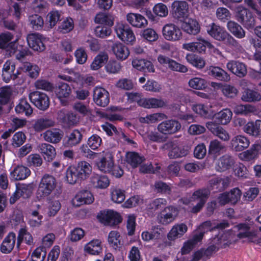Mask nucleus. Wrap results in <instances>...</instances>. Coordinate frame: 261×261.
Returning a JSON list of instances; mask_svg holds the SVG:
<instances>
[{"mask_svg": "<svg viewBox=\"0 0 261 261\" xmlns=\"http://www.w3.org/2000/svg\"><path fill=\"white\" fill-rule=\"evenodd\" d=\"M229 31L239 38H243L245 35L242 28L237 23L232 21H229Z\"/></svg>", "mask_w": 261, "mask_h": 261, "instance_id": "62", "label": "nucleus"}, {"mask_svg": "<svg viewBox=\"0 0 261 261\" xmlns=\"http://www.w3.org/2000/svg\"><path fill=\"white\" fill-rule=\"evenodd\" d=\"M97 218L101 223L108 226H115L122 221L120 214L113 210L101 211Z\"/></svg>", "mask_w": 261, "mask_h": 261, "instance_id": "4", "label": "nucleus"}, {"mask_svg": "<svg viewBox=\"0 0 261 261\" xmlns=\"http://www.w3.org/2000/svg\"><path fill=\"white\" fill-rule=\"evenodd\" d=\"M113 165V156L110 152L106 153L105 155L96 163L97 168L104 173L110 172Z\"/></svg>", "mask_w": 261, "mask_h": 261, "instance_id": "18", "label": "nucleus"}, {"mask_svg": "<svg viewBox=\"0 0 261 261\" xmlns=\"http://www.w3.org/2000/svg\"><path fill=\"white\" fill-rule=\"evenodd\" d=\"M13 38V35L10 32H7L0 34V48L5 49L11 53H14L17 48L16 40L11 41Z\"/></svg>", "mask_w": 261, "mask_h": 261, "instance_id": "12", "label": "nucleus"}, {"mask_svg": "<svg viewBox=\"0 0 261 261\" xmlns=\"http://www.w3.org/2000/svg\"><path fill=\"white\" fill-rule=\"evenodd\" d=\"M27 42L30 48L34 50L42 51L45 48L42 36L38 33H32L28 35Z\"/></svg>", "mask_w": 261, "mask_h": 261, "instance_id": "15", "label": "nucleus"}, {"mask_svg": "<svg viewBox=\"0 0 261 261\" xmlns=\"http://www.w3.org/2000/svg\"><path fill=\"white\" fill-rule=\"evenodd\" d=\"M207 31L210 36L219 41L224 40L227 35V33L224 28L215 23H213Z\"/></svg>", "mask_w": 261, "mask_h": 261, "instance_id": "31", "label": "nucleus"}, {"mask_svg": "<svg viewBox=\"0 0 261 261\" xmlns=\"http://www.w3.org/2000/svg\"><path fill=\"white\" fill-rule=\"evenodd\" d=\"M81 180L87 178L92 172V167L86 161L80 162L76 166H74Z\"/></svg>", "mask_w": 261, "mask_h": 261, "instance_id": "28", "label": "nucleus"}, {"mask_svg": "<svg viewBox=\"0 0 261 261\" xmlns=\"http://www.w3.org/2000/svg\"><path fill=\"white\" fill-rule=\"evenodd\" d=\"M186 60L188 63L197 69H202L205 65V61L201 57L195 54H187Z\"/></svg>", "mask_w": 261, "mask_h": 261, "instance_id": "46", "label": "nucleus"}, {"mask_svg": "<svg viewBox=\"0 0 261 261\" xmlns=\"http://www.w3.org/2000/svg\"><path fill=\"white\" fill-rule=\"evenodd\" d=\"M83 135L77 129L72 130L65 137V145L72 147L80 144L82 140Z\"/></svg>", "mask_w": 261, "mask_h": 261, "instance_id": "26", "label": "nucleus"}, {"mask_svg": "<svg viewBox=\"0 0 261 261\" xmlns=\"http://www.w3.org/2000/svg\"><path fill=\"white\" fill-rule=\"evenodd\" d=\"M71 90L68 84L65 83H60L55 89V93L57 96L60 99L61 102L65 105L62 99L63 98H67L71 94Z\"/></svg>", "mask_w": 261, "mask_h": 261, "instance_id": "34", "label": "nucleus"}, {"mask_svg": "<svg viewBox=\"0 0 261 261\" xmlns=\"http://www.w3.org/2000/svg\"><path fill=\"white\" fill-rule=\"evenodd\" d=\"M174 18L182 21L189 15V5L185 1H174L172 5Z\"/></svg>", "mask_w": 261, "mask_h": 261, "instance_id": "10", "label": "nucleus"}, {"mask_svg": "<svg viewBox=\"0 0 261 261\" xmlns=\"http://www.w3.org/2000/svg\"><path fill=\"white\" fill-rule=\"evenodd\" d=\"M42 136L45 141L52 143L59 142L62 137L61 131L56 129H48L44 132Z\"/></svg>", "mask_w": 261, "mask_h": 261, "instance_id": "32", "label": "nucleus"}, {"mask_svg": "<svg viewBox=\"0 0 261 261\" xmlns=\"http://www.w3.org/2000/svg\"><path fill=\"white\" fill-rule=\"evenodd\" d=\"M208 185L211 190H216V192L223 190L227 187L225 180L220 177H215L210 179Z\"/></svg>", "mask_w": 261, "mask_h": 261, "instance_id": "50", "label": "nucleus"}, {"mask_svg": "<svg viewBox=\"0 0 261 261\" xmlns=\"http://www.w3.org/2000/svg\"><path fill=\"white\" fill-rule=\"evenodd\" d=\"M260 128L261 120H257L254 122H248L245 126V131L249 135L258 136Z\"/></svg>", "mask_w": 261, "mask_h": 261, "instance_id": "52", "label": "nucleus"}, {"mask_svg": "<svg viewBox=\"0 0 261 261\" xmlns=\"http://www.w3.org/2000/svg\"><path fill=\"white\" fill-rule=\"evenodd\" d=\"M224 148V145L217 139H215L210 142L208 147V153L211 154L219 155Z\"/></svg>", "mask_w": 261, "mask_h": 261, "instance_id": "54", "label": "nucleus"}, {"mask_svg": "<svg viewBox=\"0 0 261 261\" xmlns=\"http://www.w3.org/2000/svg\"><path fill=\"white\" fill-rule=\"evenodd\" d=\"M95 22L108 27H111L114 24V17L110 13H100L95 17Z\"/></svg>", "mask_w": 261, "mask_h": 261, "instance_id": "41", "label": "nucleus"}, {"mask_svg": "<svg viewBox=\"0 0 261 261\" xmlns=\"http://www.w3.org/2000/svg\"><path fill=\"white\" fill-rule=\"evenodd\" d=\"M207 73L209 75L221 81H225L227 78V72L218 66H210L207 69Z\"/></svg>", "mask_w": 261, "mask_h": 261, "instance_id": "43", "label": "nucleus"}, {"mask_svg": "<svg viewBox=\"0 0 261 261\" xmlns=\"http://www.w3.org/2000/svg\"><path fill=\"white\" fill-rule=\"evenodd\" d=\"M178 215L177 208L173 206L166 207L158 216L159 223L166 225L173 222Z\"/></svg>", "mask_w": 261, "mask_h": 261, "instance_id": "8", "label": "nucleus"}, {"mask_svg": "<svg viewBox=\"0 0 261 261\" xmlns=\"http://www.w3.org/2000/svg\"><path fill=\"white\" fill-rule=\"evenodd\" d=\"M190 87L196 90H202L207 87V82L204 79L195 77L189 81Z\"/></svg>", "mask_w": 261, "mask_h": 261, "instance_id": "53", "label": "nucleus"}, {"mask_svg": "<svg viewBox=\"0 0 261 261\" xmlns=\"http://www.w3.org/2000/svg\"><path fill=\"white\" fill-rule=\"evenodd\" d=\"M94 32L97 37L104 38L110 36L112 31L110 27L99 25L95 28Z\"/></svg>", "mask_w": 261, "mask_h": 261, "instance_id": "63", "label": "nucleus"}, {"mask_svg": "<svg viewBox=\"0 0 261 261\" xmlns=\"http://www.w3.org/2000/svg\"><path fill=\"white\" fill-rule=\"evenodd\" d=\"M144 160L143 156L135 152H128L126 155V161L133 168H136Z\"/></svg>", "mask_w": 261, "mask_h": 261, "instance_id": "42", "label": "nucleus"}, {"mask_svg": "<svg viewBox=\"0 0 261 261\" xmlns=\"http://www.w3.org/2000/svg\"><path fill=\"white\" fill-rule=\"evenodd\" d=\"M57 181L56 178L49 174H45L41 178L36 192L39 200L48 197L56 189Z\"/></svg>", "mask_w": 261, "mask_h": 261, "instance_id": "2", "label": "nucleus"}, {"mask_svg": "<svg viewBox=\"0 0 261 261\" xmlns=\"http://www.w3.org/2000/svg\"><path fill=\"white\" fill-rule=\"evenodd\" d=\"M38 149L44 160L47 162L51 161L56 155L55 147L47 143H41L38 146Z\"/></svg>", "mask_w": 261, "mask_h": 261, "instance_id": "21", "label": "nucleus"}, {"mask_svg": "<svg viewBox=\"0 0 261 261\" xmlns=\"http://www.w3.org/2000/svg\"><path fill=\"white\" fill-rule=\"evenodd\" d=\"M108 56L107 54L101 53L95 57L91 64V68L93 70L99 69L108 61Z\"/></svg>", "mask_w": 261, "mask_h": 261, "instance_id": "51", "label": "nucleus"}, {"mask_svg": "<svg viewBox=\"0 0 261 261\" xmlns=\"http://www.w3.org/2000/svg\"><path fill=\"white\" fill-rule=\"evenodd\" d=\"M84 250L92 255L99 254L102 251L101 241L97 239L91 241L85 246Z\"/></svg>", "mask_w": 261, "mask_h": 261, "instance_id": "39", "label": "nucleus"}, {"mask_svg": "<svg viewBox=\"0 0 261 261\" xmlns=\"http://www.w3.org/2000/svg\"><path fill=\"white\" fill-rule=\"evenodd\" d=\"M128 100L130 102L137 101L138 105L146 109H157L167 106V101L162 98H143L139 93H127Z\"/></svg>", "mask_w": 261, "mask_h": 261, "instance_id": "1", "label": "nucleus"}, {"mask_svg": "<svg viewBox=\"0 0 261 261\" xmlns=\"http://www.w3.org/2000/svg\"><path fill=\"white\" fill-rule=\"evenodd\" d=\"M14 90L10 86H5L0 89V103L7 104L13 95Z\"/></svg>", "mask_w": 261, "mask_h": 261, "instance_id": "48", "label": "nucleus"}, {"mask_svg": "<svg viewBox=\"0 0 261 261\" xmlns=\"http://www.w3.org/2000/svg\"><path fill=\"white\" fill-rule=\"evenodd\" d=\"M108 241L110 245L115 250L122 247V237L117 231H110L108 235Z\"/></svg>", "mask_w": 261, "mask_h": 261, "instance_id": "40", "label": "nucleus"}, {"mask_svg": "<svg viewBox=\"0 0 261 261\" xmlns=\"http://www.w3.org/2000/svg\"><path fill=\"white\" fill-rule=\"evenodd\" d=\"M230 65L231 67L229 68V70L233 74L239 77H243L246 75L247 70L244 64L236 61H232Z\"/></svg>", "mask_w": 261, "mask_h": 261, "instance_id": "45", "label": "nucleus"}, {"mask_svg": "<svg viewBox=\"0 0 261 261\" xmlns=\"http://www.w3.org/2000/svg\"><path fill=\"white\" fill-rule=\"evenodd\" d=\"M188 228L186 224L181 223L175 225L173 226L167 237L169 240H174L176 238H180L187 231Z\"/></svg>", "mask_w": 261, "mask_h": 261, "instance_id": "35", "label": "nucleus"}, {"mask_svg": "<svg viewBox=\"0 0 261 261\" xmlns=\"http://www.w3.org/2000/svg\"><path fill=\"white\" fill-rule=\"evenodd\" d=\"M30 170L23 166H18L11 172V178L15 180H22L30 174Z\"/></svg>", "mask_w": 261, "mask_h": 261, "instance_id": "33", "label": "nucleus"}, {"mask_svg": "<svg viewBox=\"0 0 261 261\" xmlns=\"http://www.w3.org/2000/svg\"><path fill=\"white\" fill-rule=\"evenodd\" d=\"M239 230L237 234L239 239H246L248 242L258 244L260 240L256 230H250V224L248 223H240L237 226Z\"/></svg>", "mask_w": 261, "mask_h": 261, "instance_id": "3", "label": "nucleus"}, {"mask_svg": "<svg viewBox=\"0 0 261 261\" xmlns=\"http://www.w3.org/2000/svg\"><path fill=\"white\" fill-rule=\"evenodd\" d=\"M112 49L117 58L120 60L126 59L129 54L128 48L123 43L119 42L113 44Z\"/></svg>", "mask_w": 261, "mask_h": 261, "instance_id": "29", "label": "nucleus"}, {"mask_svg": "<svg viewBox=\"0 0 261 261\" xmlns=\"http://www.w3.org/2000/svg\"><path fill=\"white\" fill-rule=\"evenodd\" d=\"M29 25L34 30H41L44 25L43 18L39 15L34 14L28 17Z\"/></svg>", "mask_w": 261, "mask_h": 261, "instance_id": "44", "label": "nucleus"}, {"mask_svg": "<svg viewBox=\"0 0 261 261\" xmlns=\"http://www.w3.org/2000/svg\"><path fill=\"white\" fill-rule=\"evenodd\" d=\"M206 127L214 135L217 136L223 141H227L228 139V133L222 126L218 125L213 122L206 123Z\"/></svg>", "mask_w": 261, "mask_h": 261, "instance_id": "24", "label": "nucleus"}, {"mask_svg": "<svg viewBox=\"0 0 261 261\" xmlns=\"http://www.w3.org/2000/svg\"><path fill=\"white\" fill-rule=\"evenodd\" d=\"M195 42V51L199 53H205L206 48L213 50L215 53L220 54L219 50L215 48L208 41L205 40L204 38L199 36L196 39Z\"/></svg>", "mask_w": 261, "mask_h": 261, "instance_id": "22", "label": "nucleus"}, {"mask_svg": "<svg viewBox=\"0 0 261 261\" xmlns=\"http://www.w3.org/2000/svg\"><path fill=\"white\" fill-rule=\"evenodd\" d=\"M162 32L164 37L169 41H178L182 38L181 30L178 27L173 23L165 25Z\"/></svg>", "mask_w": 261, "mask_h": 261, "instance_id": "9", "label": "nucleus"}, {"mask_svg": "<svg viewBox=\"0 0 261 261\" xmlns=\"http://www.w3.org/2000/svg\"><path fill=\"white\" fill-rule=\"evenodd\" d=\"M212 223L210 221H206L202 223L199 227V229L201 232H203V233L208 231H213L216 229H218L222 230L223 229L227 227L228 223L226 221H223V222L215 225L214 226L212 227Z\"/></svg>", "mask_w": 261, "mask_h": 261, "instance_id": "38", "label": "nucleus"}, {"mask_svg": "<svg viewBox=\"0 0 261 261\" xmlns=\"http://www.w3.org/2000/svg\"><path fill=\"white\" fill-rule=\"evenodd\" d=\"M94 201L92 194L89 191H82L78 193L72 199V204L75 206H80L83 204H89Z\"/></svg>", "mask_w": 261, "mask_h": 261, "instance_id": "16", "label": "nucleus"}, {"mask_svg": "<svg viewBox=\"0 0 261 261\" xmlns=\"http://www.w3.org/2000/svg\"><path fill=\"white\" fill-rule=\"evenodd\" d=\"M125 191L119 188H113L111 190V198L112 200L116 203L122 202L125 198Z\"/></svg>", "mask_w": 261, "mask_h": 261, "instance_id": "59", "label": "nucleus"}, {"mask_svg": "<svg viewBox=\"0 0 261 261\" xmlns=\"http://www.w3.org/2000/svg\"><path fill=\"white\" fill-rule=\"evenodd\" d=\"M141 236L143 240L146 242L158 240L163 236V228L159 226H154L150 231H143Z\"/></svg>", "mask_w": 261, "mask_h": 261, "instance_id": "30", "label": "nucleus"}, {"mask_svg": "<svg viewBox=\"0 0 261 261\" xmlns=\"http://www.w3.org/2000/svg\"><path fill=\"white\" fill-rule=\"evenodd\" d=\"M15 65L14 62L7 60L3 65L2 69V79L6 83H9L11 80H15L19 74L18 71L14 72Z\"/></svg>", "mask_w": 261, "mask_h": 261, "instance_id": "13", "label": "nucleus"}, {"mask_svg": "<svg viewBox=\"0 0 261 261\" xmlns=\"http://www.w3.org/2000/svg\"><path fill=\"white\" fill-rule=\"evenodd\" d=\"M93 100L100 107L107 106L110 101L109 93L102 87H96L93 90Z\"/></svg>", "mask_w": 261, "mask_h": 261, "instance_id": "14", "label": "nucleus"}, {"mask_svg": "<svg viewBox=\"0 0 261 261\" xmlns=\"http://www.w3.org/2000/svg\"><path fill=\"white\" fill-rule=\"evenodd\" d=\"M241 99L243 101L248 102H254L261 100V94L258 92L246 89L242 92Z\"/></svg>", "mask_w": 261, "mask_h": 261, "instance_id": "36", "label": "nucleus"}, {"mask_svg": "<svg viewBox=\"0 0 261 261\" xmlns=\"http://www.w3.org/2000/svg\"><path fill=\"white\" fill-rule=\"evenodd\" d=\"M115 31L118 37L126 43L132 44L135 41V36L128 25L118 23L115 27Z\"/></svg>", "mask_w": 261, "mask_h": 261, "instance_id": "7", "label": "nucleus"}, {"mask_svg": "<svg viewBox=\"0 0 261 261\" xmlns=\"http://www.w3.org/2000/svg\"><path fill=\"white\" fill-rule=\"evenodd\" d=\"M167 200L164 198H156L147 205V208L151 212H154L159 209L162 208L167 204Z\"/></svg>", "mask_w": 261, "mask_h": 261, "instance_id": "60", "label": "nucleus"}, {"mask_svg": "<svg viewBox=\"0 0 261 261\" xmlns=\"http://www.w3.org/2000/svg\"><path fill=\"white\" fill-rule=\"evenodd\" d=\"M33 191L32 184H19L16 185L15 192L10 198L11 204L14 203L20 197L27 199L31 197Z\"/></svg>", "mask_w": 261, "mask_h": 261, "instance_id": "5", "label": "nucleus"}, {"mask_svg": "<svg viewBox=\"0 0 261 261\" xmlns=\"http://www.w3.org/2000/svg\"><path fill=\"white\" fill-rule=\"evenodd\" d=\"M164 148L166 149L171 148L168 153V156L170 159L184 157L189 153V150L187 149L180 147L174 144L173 142H169L166 143L164 145Z\"/></svg>", "mask_w": 261, "mask_h": 261, "instance_id": "17", "label": "nucleus"}, {"mask_svg": "<svg viewBox=\"0 0 261 261\" xmlns=\"http://www.w3.org/2000/svg\"><path fill=\"white\" fill-rule=\"evenodd\" d=\"M55 121L53 119L48 117H41L36 119L33 125L35 131L40 132L47 128L54 126Z\"/></svg>", "mask_w": 261, "mask_h": 261, "instance_id": "23", "label": "nucleus"}, {"mask_svg": "<svg viewBox=\"0 0 261 261\" xmlns=\"http://www.w3.org/2000/svg\"><path fill=\"white\" fill-rule=\"evenodd\" d=\"M17 114L25 113L26 116H30L33 113V109L26 99H21L15 108Z\"/></svg>", "mask_w": 261, "mask_h": 261, "instance_id": "47", "label": "nucleus"}, {"mask_svg": "<svg viewBox=\"0 0 261 261\" xmlns=\"http://www.w3.org/2000/svg\"><path fill=\"white\" fill-rule=\"evenodd\" d=\"M74 28L73 20L71 18H66L59 25V31L63 33L70 32Z\"/></svg>", "mask_w": 261, "mask_h": 261, "instance_id": "57", "label": "nucleus"}, {"mask_svg": "<svg viewBox=\"0 0 261 261\" xmlns=\"http://www.w3.org/2000/svg\"><path fill=\"white\" fill-rule=\"evenodd\" d=\"M16 241V235L14 232L9 233L5 238L1 245V251L3 253H10L14 248Z\"/></svg>", "mask_w": 261, "mask_h": 261, "instance_id": "25", "label": "nucleus"}, {"mask_svg": "<svg viewBox=\"0 0 261 261\" xmlns=\"http://www.w3.org/2000/svg\"><path fill=\"white\" fill-rule=\"evenodd\" d=\"M166 118V115L162 113H156L148 115L145 117H141L140 121L141 123L148 124L154 123Z\"/></svg>", "mask_w": 261, "mask_h": 261, "instance_id": "49", "label": "nucleus"}, {"mask_svg": "<svg viewBox=\"0 0 261 261\" xmlns=\"http://www.w3.org/2000/svg\"><path fill=\"white\" fill-rule=\"evenodd\" d=\"M21 68L24 71L28 72L31 77H36L39 74L38 67L36 65H33L30 62H24Z\"/></svg>", "mask_w": 261, "mask_h": 261, "instance_id": "61", "label": "nucleus"}, {"mask_svg": "<svg viewBox=\"0 0 261 261\" xmlns=\"http://www.w3.org/2000/svg\"><path fill=\"white\" fill-rule=\"evenodd\" d=\"M183 30L190 35H196L199 32L200 27L198 22L194 19H189L182 24Z\"/></svg>", "mask_w": 261, "mask_h": 261, "instance_id": "37", "label": "nucleus"}, {"mask_svg": "<svg viewBox=\"0 0 261 261\" xmlns=\"http://www.w3.org/2000/svg\"><path fill=\"white\" fill-rule=\"evenodd\" d=\"M90 186L96 189H105L110 185V180L106 175L93 174L90 178Z\"/></svg>", "mask_w": 261, "mask_h": 261, "instance_id": "19", "label": "nucleus"}, {"mask_svg": "<svg viewBox=\"0 0 261 261\" xmlns=\"http://www.w3.org/2000/svg\"><path fill=\"white\" fill-rule=\"evenodd\" d=\"M232 170L236 176L244 178H246L248 174L246 167L240 163L233 164Z\"/></svg>", "mask_w": 261, "mask_h": 261, "instance_id": "58", "label": "nucleus"}, {"mask_svg": "<svg viewBox=\"0 0 261 261\" xmlns=\"http://www.w3.org/2000/svg\"><path fill=\"white\" fill-rule=\"evenodd\" d=\"M29 99L31 102L38 109L46 110L49 106V99L44 93L34 91L30 93Z\"/></svg>", "mask_w": 261, "mask_h": 261, "instance_id": "6", "label": "nucleus"}, {"mask_svg": "<svg viewBox=\"0 0 261 261\" xmlns=\"http://www.w3.org/2000/svg\"><path fill=\"white\" fill-rule=\"evenodd\" d=\"M180 128V123L178 121L173 119L164 121L158 126L159 132L164 135L174 134Z\"/></svg>", "mask_w": 261, "mask_h": 261, "instance_id": "11", "label": "nucleus"}, {"mask_svg": "<svg viewBox=\"0 0 261 261\" xmlns=\"http://www.w3.org/2000/svg\"><path fill=\"white\" fill-rule=\"evenodd\" d=\"M210 195V190L206 188H203L195 191L192 195V198L194 199L199 200L201 202L203 201V203H205Z\"/></svg>", "mask_w": 261, "mask_h": 261, "instance_id": "55", "label": "nucleus"}, {"mask_svg": "<svg viewBox=\"0 0 261 261\" xmlns=\"http://www.w3.org/2000/svg\"><path fill=\"white\" fill-rule=\"evenodd\" d=\"M250 144L248 139L243 136H237L233 138L231 142L232 148L237 151H240L247 148Z\"/></svg>", "mask_w": 261, "mask_h": 261, "instance_id": "27", "label": "nucleus"}, {"mask_svg": "<svg viewBox=\"0 0 261 261\" xmlns=\"http://www.w3.org/2000/svg\"><path fill=\"white\" fill-rule=\"evenodd\" d=\"M66 178L67 182L71 185L75 184L79 180H81L74 167L68 168L66 171Z\"/></svg>", "mask_w": 261, "mask_h": 261, "instance_id": "56", "label": "nucleus"}, {"mask_svg": "<svg viewBox=\"0 0 261 261\" xmlns=\"http://www.w3.org/2000/svg\"><path fill=\"white\" fill-rule=\"evenodd\" d=\"M121 64L116 61H110L105 66L107 72L112 74H116L121 69Z\"/></svg>", "mask_w": 261, "mask_h": 261, "instance_id": "64", "label": "nucleus"}, {"mask_svg": "<svg viewBox=\"0 0 261 261\" xmlns=\"http://www.w3.org/2000/svg\"><path fill=\"white\" fill-rule=\"evenodd\" d=\"M126 19L129 23L137 28H145L148 24L146 19L138 13H128L126 15Z\"/></svg>", "mask_w": 261, "mask_h": 261, "instance_id": "20", "label": "nucleus"}]
</instances>
